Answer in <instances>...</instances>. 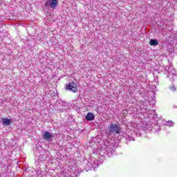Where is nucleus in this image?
Masks as SVG:
<instances>
[{
  "label": "nucleus",
  "mask_w": 177,
  "mask_h": 177,
  "mask_svg": "<svg viewBox=\"0 0 177 177\" xmlns=\"http://www.w3.org/2000/svg\"><path fill=\"white\" fill-rule=\"evenodd\" d=\"M66 91H71L73 93H77L78 92V86L77 83L74 82H71L68 84H66Z\"/></svg>",
  "instance_id": "f257e3e1"
},
{
  "label": "nucleus",
  "mask_w": 177,
  "mask_h": 177,
  "mask_svg": "<svg viewBox=\"0 0 177 177\" xmlns=\"http://www.w3.org/2000/svg\"><path fill=\"white\" fill-rule=\"evenodd\" d=\"M109 133H121V127L117 125L116 124H111L109 127Z\"/></svg>",
  "instance_id": "f03ea898"
},
{
  "label": "nucleus",
  "mask_w": 177,
  "mask_h": 177,
  "mask_svg": "<svg viewBox=\"0 0 177 177\" xmlns=\"http://www.w3.org/2000/svg\"><path fill=\"white\" fill-rule=\"evenodd\" d=\"M58 5L59 0H47L45 3V7L48 8V6H50L51 9H55Z\"/></svg>",
  "instance_id": "7ed1b4c3"
},
{
  "label": "nucleus",
  "mask_w": 177,
  "mask_h": 177,
  "mask_svg": "<svg viewBox=\"0 0 177 177\" xmlns=\"http://www.w3.org/2000/svg\"><path fill=\"white\" fill-rule=\"evenodd\" d=\"M52 138H53V136L48 131H46L43 135V139H44V140H47V142H49Z\"/></svg>",
  "instance_id": "20e7f679"
},
{
  "label": "nucleus",
  "mask_w": 177,
  "mask_h": 177,
  "mask_svg": "<svg viewBox=\"0 0 177 177\" xmlns=\"http://www.w3.org/2000/svg\"><path fill=\"white\" fill-rule=\"evenodd\" d=\"M86 121H93L95 120V114L93 113L88 112L86 116Z\"/></svg>",
  "instance_id": "39448f33"
},
{
  "label": "nucleus",
  "mask_w": 177,
  "mask_h": 177,
  "mask_svg": "<svg viewBox=\"0 0 177 177\" xmlns=\"http://www.w3.org/2000/svg\"><path fill=\"white\" fill-rule=\"evenodd\" d=\"M2 121H3V125H5L6 127H9V125L10 124H12V120L11 119H9L8 118H3L2 119Z\"/></svg>",
  "instance_id": "423d86ee"
},
{
  "label": "nucleus",
  "mask_w": 177,
  "mask_h": 177,
  "mask_svg": "<svg viewBox=\"0 0 177 177\" xmlns=\"http://www.w3.org/2000/svg\"><path fill=\"white\" fill-rule=\"evenodd\" d=\"M149 45H151V46H157V45H158V41L156 39H151L149 41Z\"/></svg>",
  "instance_id": "0eeeda50"
},
{
  "label": "nucleus",
  "mask_w": 177,
  "mask_h": 177,
  "mask_svg": "<svg viewBox=\"0 0 177 177\" xmlns=\"http://www.w3.org/2000/svg\"><path fill=\"white\" fill-rule=\"evenodd\" d=\"M171 91H176V88H175V86H171L170 87Z\"/></svg>",
  "instance_id": "6e6552de"
}]
</instances>
